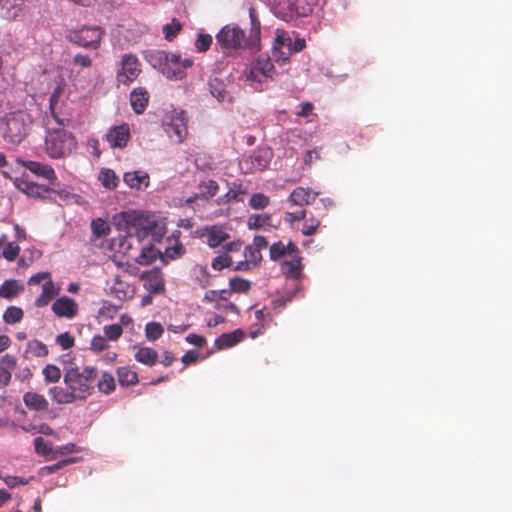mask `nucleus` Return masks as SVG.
<instances>
[{
  "mask_svg": "<svg viewBox=\"0 0 512 512\" xmlns=\"http://www.w3.org/2000/svg\"><path fill=\"white\" fill-rule=\"evenodd\" d=\"M172 237L174 240V244L171 246L165 247L164 252H162V259L167 258L170 260L177 259L181 257L185 253V248L182 243L179 241L180 231H175L172 233Z\"/></svg>",
  "mask_w": 512,
  "mask_h": 512,
  "instance_id": "32",
  "label": "nucleus"
},
{
  "mask_svg": "<svg viewBox=\"0 0 512 512\" xmlns=\"http://www.w3.org/2000/svg\"><path fill=\"white\" fill-rule=\"evenodd\" d=\"M181 28V23L176 19H172L170 23L163 26L162 31L165 36V39L168 41L173 40L180 32Z\"/></svg>",
  "mask_w": 512,
  "mask_h": 512,
  "instance_id": "49",
  "label": "nucleus"
},
{
  "mask_svg": "<svg viewBox=\"0 0 512 512\" xmlns=\"http://www.w3.org/2000/svg\"><path fill=\"white\" fill-rule=\"evenodd\" d=\"M109 347L106 337L102 335H95L90 342V350L94 353H100Z\"/></svg>",
  "mask_w": 512,
  "mask_h": 512,
  "instance_id": "52",
  "label": "nucleus"
},
{
  "mask_svg": "<svg viewBox=\"0 0 512 512\" xmlns=\"http://www.w3.org/2000/svg\"><path fill=\"white\" fill-rule=\"evenodd\" d=\"M35 452L42 456H47L51 453V445L44 440L43 437L39 436L34 439Z\"/></svg>",
  "mask_w": 512,
  "mask_h": 512,
  "instance_id": "54",
  "label": "nucleus"
},
{
  "mask_svg": "<svg viewBox=\"0 0 512 512\" xmlns=\"http://www.w3.org/2000/svg\"><path fill=\"white\" fill-rule=\"evenodd\" d=\"M159 214L146 210L134 209L122 211L113 217V224H158Z\"/></svg>",
  "mask_w": 512,
  "mask_h": 512,
  "instance_id": "8",
  "label": "nucleus"
},
{
  "mask_svg": "<svg viewBox=\"0 0 512 512\" xmlns=\"http://www.w3.org/2000/svg\"><path fill=\"white\" fill-rule=\"evenodd\" d=\"M95 387L105 395L111 394L116 389L114 376L110 372H103L101 377L97 378Z\"/></svg>",
  "mask_w": 512,
  "mask_h": 512,
  "instance_id": "37",
  "label": "nucleus"
},
{
  "mask_svg": "<svg viewBox=\"0 0 512 512\" xmlns=\"http://www.w3.org/2000/svg\"><path fill=\"white\" fill-rule=\"evenodd\" d=\"M129 226H117L119 231V238H114L112 240V246L116 247L118 246L119 249L124 248L125 243L127 242V235H128V228Z\"/></svg>",
  "mask_w": 512,
  "mask_h": 512,
  "instance_id": "60",
  "label": "nucleus"
},
{
  "mask_svg": "<svg viewBox=\"0 0 512 512\" xmlns=\"http://www.w3.org/2000/svg\"><path fill=\"white\" fill-rule=\"evenodd\" d=\"M19 247L18 246H14L13 244L9 243L4 249H3V256L9 260V261H13L15 260V258L18 256L19 254Z\"/></svg>",
  "mask_w": 512,
  "mask_h": 512,
  "instance_id": "62",
  "label": "nucleus"
},
{
  "mask_svg": "<svg viewBox=\"0 0 512 512\" xmlns=\"http://www.w3.org/2000/svg\"><path fill=\"white\" fill-rule=\"evenodd\" d=\"M274 74V66L267 56H259L252 61L246 71V78L252 83L262 84Z\"/></svg>",
  "mask_w": 512,
  "mask_h": 512,
  "instance_id": "9",
  "label": "nucleus"
},
{
  "mask_svg": "<svg viewBox=\"0 0 512 512\" xmlns=\"http://www.w3.org/2000/svg\"><path fill=\"white\" fill-rule=\"evenodd\" d=\"M269 252L270 258L273 261H278L286 255L300 253L298 246L292 241H289L287 244H284L281 241L273 243L270 246Z\"/></svg>",
  "mask_w": 512,
  "mask_h": 512,
  "instance_id": "22",
  "label": "nucleus"
},
{
  "mask_svg": "<svg viewBox=\"0 0 512 512\" xmlns=\"http://www.w3.org/2000/svg\"><path fill=\"white\" fill-rule=\"evenodd\" d=\"M211 43H212L211 35L199 34L195 41V47L198 51L204 52L209 49Z\"/></svg>",
  "mask_w": 512,
  "mask_h": 512,
  "instance_id": "57",
  "label": "nucleus"
},
{
  "mask_svg": "<svg viewBox=\"0 0 512 512\" xmlns=\"http://www.w3.org/2000/svg\"><path fill=\"white\" fill-rule=\"evenodd\" d=\"M162 127L172 142L183 143L188 135V118L183 110L171 109L164 114Z\"/></svg>",
  "mask_w": 512,
  "mask_h": 512,
  "instance_id": "5",
  "label": "nucleus"
},
{
  "mask_svg": "<svg viewBox=\"0 0 512 512\" xmlns=\"http://www.w3.org/2000/svg\"><path fill=\"white\" fill-rule=\"evenodd\" d=\"M56 343L61 346L63 350L72 348L75 345V339L70 333L64 332L56 337Z\"/></svg>",
  "mask_w": 512,
  "mask_h": 512,
  "instance_id": "56",
  "label": "nucleus"
},
{
  "mask_svg": "<svg viewBox=\"0 0 512 512\" xmlns=\"http://www.w3.org/2000/svg\"><path fill=\"white\" fill-rule=\"evenodd\" d=\"M11 179L14 186L28 197L35 199H45L50 198L51 194L53 193L52 189L30 181L28 176L25 174L20 177Z\"/></svg>",
  "mask_w": 512,
  "mask_h": 512,
  "instance_id": "10",
  "label": "nucleus"
},
{
  "mask_svg": "<svg viewBox=\"0 0 512 512\" xmlns=\"http://www.w3.org/2000/svg\"><path fill=\"white\" fill-rule=\"evenodd\" d=\"M123 181L129 188L140 191L149 186L150 177L148 173L136 170L124 173Z\"/></svg>",
  "mask_w": 512,
  "mask_h": 512,
  "instance_id": "17",
  "label": "nucleus"
},
{
  "mask_svg": "<svg viewBox=\"0 0 512 512\" xmlns=\"http://www.w3.org/2000/svg\"><path fill=\"white\" fill-rule=\"evenodd\" d=\"M244 257L252 265L253 268L258 266L262 260L261 251L250 245L245 247Z\"/></svg>",
  "mask_w": 512,
  "mask_h": 512,
  "instance_id": "50",
  "label": "nucleus"
},
{
  "mask_svg": "<svg viewBox=\"0 0 512 512\" xmlns=\"http://www.w3.org/2000/svg\"><path fill=\"white\" fill-rule=\"evenodd\" d=\"M73 64L77 67L87 68L92 65V59L88 55L77 54L73 58Z\"/></svg>",
  "mask_w": 512,
  "mask_h": 512,
  "instance_id": "61",
  "label": "nucleus"
},
{
  "mask_svg": "<svg viewBox=\"0 0 512 512\" xmlns=\"http://www.w3.org/2000/svg\"><path fill=\"white\" fill-rule=\"evenodd\" d=\"M244 332L241 329H236L230 333L221 334L215 341L218 350L231 348L237 345L244 339Z\"/></svg>",
  "mask_w": 512,
  "mask_h": 512,
  "instance_id": "26",
  "label": "nucleus"
},
{
  "mask_svg": "<svg viewBox=\"0 0 512 512\" xmlns=\"http://www.w3.org/2000/svg\"><path fill=\"white\" fill-rule=\"evenodd\" d=\"M148 100V92L142 87L134 88L130 93V103L137 114H140L145 110Z\"/></svg>",
  "mask_w": 512,
  "mask_h": 512,
  "instance_id": "29",
  "label": "nucleus"
},
{
  "mask_svg": "<svg viewBox=\"0 0 512 512\" xmlns=\"http://www.w3.org/2000/svg\"><path fill=\"white\" fill-rule=\"evenodd\" d=\"M32 122L31 115L24 110L9 112L0 121V133L6 142L18 145L28 135Z\"/></svg>",
  "mask_w": 512,
  "mask_h": 512,
  "instance_id": "4",
  "label": "nucleus"
},
{
  "mask_svg": "<svg viewBox=\"0 0 512 512\" xmlns=\"http://www.w3.org/2000/svg\"><path fill=\"white\" fill-rule=\"evenodd\" d=\"M317 0H289L287 9L291 13L307 16L313 11Z\"/></svg>",
  "mask_w": 512,
  "mask_h": 512,
  "instance_id": "31",
  "label": "nucleus"
},
{
  "mask_svg": "<svg viewBox=\"0 0 512 512\" xmlns=\"http://www.w3.org/2000/svg\"><path fill=\"white\" fill-rule=\"evenodd\" d=\"M251 17V30L249 39H246L245 32L235 24H228L224 26L216 35L217 43L223 50H237L245 47L258 48L260 36V24L254 18L252 12Z\"/></svg>",
  "mask_w": 512,
  "mask_h": 512,
  "instance_id": "3",
  "label": "nucleus"
},
{
  "mask_svg": "<svg viewBox=\"0 0 512 512\" xmlns=\"http://www.w3.org/2000/svg\"><path fill=\"white\" fill-rule=\"evenodd\" d=\"M211 95L219 102H224L229 99V94L226 91L225 84L220 79H212L208 83Z\"/></svg>",
  "mask_w": 512,
  "mask_h": 512,
  "instance_id": "41",
  "label": "nucleus"
},
{
  "mask_svg": "<svg viewBox=\"0 0 512 512\" xmlns=\"http://www.w3.org/2000/svg\"><path fill=\"white\" fill-rule=\"evenodd\" d=\"M32 377H33V373L29 366H25V367L21 368L15 374V379L20 382L29 381Z\"/></svg>",
  "mask_w": 512,
  "mask_h": 512,
  "instance_id": "64",
  "label": "nucleus"
},
{
  "mask_svg": "<svg viewBox=\"0 0 512 512\" xmlns=\"http://www.w3.org/2000/svg\"><path fill=\"white\" fill-rule=\"evenodd\" d=\"M103 36L104 30L99 26H83L68 34L70 42L86 49H97Z\"/></svg>",
  "mask_w": 512,
  "mask_h": 512,
  "instance_id": "7",
  "label": "nucleus"
},
{
  "mask_svg": "<svg viewBox=\"0 0 512 512\" xmlns=\"http://www.w3.org/2000/svg\"><path fill=\"white\" fill-rule=\"evenodd\" d=\"M306 46L305 39L297 37L294 41L292 40V45L290 48L285 51L281 52L280 54V60L281 63H285L289 60L292 53H297L302 51Z\"/></svg>",
  "mask_w": 512,
  "mask_h": 512,
  "instance_id": "47",
  "label": "nucleus"
},
{
  "mask_svg": "<svg viewBox=\"0 0 512 512\" xmlns=\"http://www.w3.org/2000/svg\"><path fill=\"white\" fill-rule=\"evenodd\" d=\"M290 256V260H285L283 262L282 270L287 277L296 280L300 278L301 271L303 269L302 257L300 256V253H295Z\"/></svg>",
  "mask_w": 512,
  "mask_h": 512,
  "instance_id": "27",
  "label": "nucleus"
},
{
  "mask_svg": "<svg viewBox=\"0 0 512 512\" xmlns=\"http://www.w3.org/2000/svg\"><path fill=\"white\" fill-rule=\"evenodd\" d=\"M116 372L118 381L122 386H132L139 381L137 373L127 366L118 367Z\"/></svg>",
  "mask_w": 512,
  "mask_h": 512,
  "instance_id": "40",
  "label": "nucleus"
},
{
  "mask_svg": "<svg viewBox=\"0 0 512 512\" xmlns=\"http://www.w3.org/2000/svg\"><path fill=\"white\" fill-rule=\"evenodd\" d=\"M27 351L31 352L35 357H45L49 352L47 346L36 339L28 342Z\"/></svg>",
  "mask_w": 512,
  "mask_h": 512,
  "instance_id": "48",
  "label": "nucleus"
},
{
  "mask_svg": "<svg viewBox=\"0 0 512 512\" xmlns=\"http://www.w3.org/2000/svg\"><path fill=\"white\" fill-rule=\"evenodd\" d=\"M232 265V258L227 255H219L212 260L211 266L214 270L221 271L224 268H228Z\"/></svg>",
  "mask_w": 512,
  "mask_h": 512,
  "instance_id": "53",
  "label": "nucleus"
},
{
  "mask_svg": "<svg viewBox=\"0 0 512 512\" xmlns=\"http://www.w3.org/2000/svg\"><path fill=\"white\" fill-rule=\"evenodd\" d=\"M17 367V358L12 354L0 357V387H6L11 383L12 372Z\"/></svg>",
  "mask_w": 512,
  "mask_h": 512,
  "instance_id": "16",
  "label": "nucleus"
},
{
  "mask_svg": "<svg viewBox=\"0 0 512 512\" xmlns=\"http://www.w3.org/2000/svg\"><path fill=\"white\" fill-rule=\"evenodd\" d=\"M21 164L29 169L33 174L42 176L53 183L56 180L53 168L48 165L37 161H21Z\"/></svg>",
  "mask_w": 512,
  "mask_h": 512,
  "instance_id": "25",
  "label": "nucleus"
},
{
  "mask_svg": "<svg viewBox=\"0 0 512 512\" xmlns=\"http://www.w3.org/2000/svg\"><path fill=\"white\" fill-rule=\"evenodd\" d=\"M268 202V197L261 193L253 194L249 201L250 205L255 209L266 207Z\"/></svg>",
  "mask_w": 512,
  "mask_h": 512,
  "instance_id": "58",
  "label": "nucleus"
},
{
  "mask_svg": "<svg viewBox=\"0 0 512 512\" xmlns=\"http://www.w3.org/2000/svg\"><path fill=\"white\" fill-rule=\"evenodd\" d=\"M98 180L106 189L113 190L119 184V178L116 173L109 168H102L98 173Z\"/></svg>",
  "mask_w": 512,
  "mask_h": 512,
  "instance_id": "39",
  "label": "nucleus"
},
{
  "mask_svg": "<svg viewBox=\"0 0 512 512\" xmlns=\"http://www.w3.org/2000/svg\"><path fill=\"white\" fill-rule=\"evenodd\" d=\"M73 462H74L73 459H64V460L58 461L57 463H55L53 465L44 466V467H42L40 469V474L43 475V476L44 475H48V474H52V473L62 469L66 465L71 464Z\"/></svg>",
  "mask_w": 512,
  "mask_h": 512,
  "instance_id": "55",
  "label": "nucleus"
},
{
  "mask_svg": "<svg viewBox=\"0 0 512 512\" xmlns=\"http://www.w3.org/2000/svg\"><path fill=\"white\" fill-rule=\"evenodd\" d=\"M218 189H219V186L214 180L203 181L198 186V192L194 195V200L195 199L207 200L208 198L215 196Z\"/></svg>",
  "mask_w": 512,
  "mask_h": 512,
  "instance_id": "38",
  "label": "nucleus"
},
{
  "mask_svg": "<svg viewBox=\"0 0 512 512\" xmlns=\"http://www.w3.org/2000/svg\"><path fill=\"white\" fill-rule=\"evenodd\" d=\"M202 237L206 238V243L211 248H216L229 239L228 233L222 229V226H207Z\"/></svg>",
  "mask_w": 512,
  "mask_h": 512,
  "instance_id": "20",
  "label": "nucleus"
},
{
  "mask_svg": "<svg viewBox=\"0 0 512 512\" xmlns=\"http://www.w3.org/2000/svg\"><path fill=\"white\" fill-rule=\"evenodd\" d=\"M164 332L163 326L159 322H149L145 327V336L149 341L158 340Z\"/></svg>",
  "mask_w": 512,
  "mask_h": 512,
  "instance_id": "46",
  "label": "nucleus"
},
{
  "mask_svg": "<svg viewBox=\"0 0 512 512\" xmlns=\"http://www.w3.org/2000/svg\"><path fill=\"white\" fill-rule=\"evenodd\" d=\"M98 370L94 366H71L64 369V386L55 385L48 389L53 402L67 405L86 401L95 390Z\"/></svg>",
  "mask_w": 512,
  "mask_h": 512,
  "instance_id": "1",
  "label": "nucleus"
},
{
  "mask_svg": "<svg viewBox=\"0 0 512 512\" xmlns=\"http://www.w3.org/2000/svg\"><path fill=\"white\" fill-rule=\"evenodd\" d=\"M251 283L247 279L241 277H233L229 281L230 294L234 293H247L250 290Z\"/></svg>",
  "mask_w": 512,
  "mask_h": 512,
  "instance_id": "43",
  "label": "nucleus"
},
{
  "mask_svg": "<svg viewBox=\"0 0 512 512\" xmlns=\"http://www.w3.org/2000/svg\"><path fill=\"white\" fill-rule=\"evenodd\" d=\"M52 311L58 317L71 319L77 315L78 305L73 299L62 296L52 304Z\"/></svg>",
  "mask_w": 512,
  "mask_h": 512,
  "instance_id": "15",
  "label": "nucleus"
},
{
  "mask_svg": "<svg viewBox=\"0 0 512 512\" xmlns=\"http://www.w3.org/2000/svg\"><path fill=\"white\" fill-rule=\"evenodd\" d=\"M135 359L144 365L153 366L158 360V353L153 348L140 347L135 353Z\"/></svg>",
  "mask_w": 512,
  "mask_h": 512,
  "instance_id": "36",
  "label": "nucleus"
},
{
  "mask_svg": "<svg viewBox=\"0 0 512 512\" xmlns=\"http://www.w3.org/2000/svg\"><path fill=\"white\" fill-rule=\"evenodd\" d=\"M42 375H43L45 383H47V384H49V383L56 384L61 379L62 372H61V369L58 366H56L54 364H47L42 369Z\"/></svg>",
  "mask_w": 512,
  "mask_h": 512,
  "instance_id": "42",
  "label": "nucleus"
},
{
  "mask_svg": "<svg viewBox=\"0 0 512 512\" xmlns=\"http://www.w3.org/2000/svg\"><path fill=\"white\" fill-rule=\"evenodd\" d=\"M216 310H219L224 313H233V314H239V308L236 304L227 301H221L214 305Z\"/></svg>",
  "mask_w": 512,
  "mask_h": 512,
  "instance_id": "59",
  "label": "nucleus"
},
{
  "mask_svg": "<svg viewBox=\"0 0 512 512\" xmlns=\"http://www.w3.org/2000/svg\"><path fill=\"white\" fill-rule=\"evenodd\" d=\"M22 291H24V286L21 285L17 280H6L0 286V297L10 300Z\"/></svg>",
  "mask_w": 512,
  "mask_h": 512,
  "instance_id": "35",
  "label": "nucleus"
},
{
  "mask_svg": "<svg viewBox=\"0 0 512 512\" xmlns=\"http://www.w3.org/2000/svg\"><path fill=\"white\" fill-rule=\"evenodd\" d=\"M145 60L154 68H158L162 72V67L165 66L166 61L174 63L176 54L167 53L161 50H148L144 52Z\"/></svg>",
  "mask_w": 512,
  "mask_h": 512,
  "instance_id": "18",
  "label": "nucleus"
},
{
  "mask_svg": "<svg viewBox=\"0 0 512 512\" xmlns=\"http://www.w3.org/2000/svg\"><path fill=\"white\" fill-rule=\"evenodd\" d=\"M158 257L162 259V251L156 249L152 245H149L141 249L140 254L136 257V262L140 265H149L153 263Z\"/></svg>",
  "mask_w": 512,
  "mask_h": 512,
  "instance_id": "34",
  "label": "nucleus"
},
{
  "mask_svg": "<svg viewBox=\"0 0 512 512\" xmlns=\"http://www.w3.org/2000/svg\"><path fill=\"white\" fill-rule=\"evenodd\" d=\"M193 280L201 287L206 288L211 285V274L206 266L196 264L191 269Z\"/></svg>",
  "mask_w": 512,
  "mask_h": 512,
  "instance_id": "33",
  "label": "nucleus"
},
{
  "mask_svg": "<svg viewBox=\"0 0 512 512\" xmlns=\"http://www.w3.org/2000/svg\"><path fill=\"white\" fill-rule=\"evenodd\" d=\"M192 64L191 59L181 60L180 56L176 54V60L173 64L166 61L165 66L162 67V74L170 80H179L185 76V69L191 67Z\"/></svg>",
  "mask_w": 512,
  "mask_h": 512,
  "instance_id": "13",
  "label": "nucleus"
},
{
  "mask_svg": "<svg viewBox=\"0 0 512 512\" xmlns=\"http://www.w3.org/2000/svg\"><path fill=\"white\" fill-rule=\"evenodd\" d=\"M23 402L25 406L32 411L43 412L49 408V402L44 395L28 391L23 394Z\"/></svg>",
  "mask_w": 512,
  "mask_h": 512,
  "instance_id": "19",
  "label": "nucleus"
},
{
  "mask_svg": "<svg viewBox=\"0 0 512 512\" xmlns=\"http://www.w3.org/2000/svg\"><path fill=\"white\" fill-rule=\"evenodd\" d=\"M292 45V38L288 32L277 30L276 36L272 46V54L276 62L281 63V52L287 51Z\"/></svg>",
  "mask_w": 512,
  "mask_h": 512,
  "instance_id": "21",
  "label": "nucleus"
},
{
  "mask_svg": "<svg viewBox=\"0 0 512 512\" xmlns=\"http://www.w3.org/2000/svg\"><path fill=\"white\" fill-rule=\"evenodd\" d=\"M130 139V129L125 123L111 127L106 140L112 148H124Z\"/></svg>",
  "mask_w": 512,
  "mask_h": 512,
  "instance_id": "12",
  "label": "nucleus"
},
{
  "mask_svg": "<svg viewBox=\"0 0 512 512\" xmlns=\"http://www.w3.org/2000/svg\"><path fill=\"white\" fill-rule=\"evenodd\" d=\"M230 297V291L228 289L222 290H210L205 293L203 301L217 304L221 301H227Z\"/></svg>",
  "mask_w": 512,
  "mask_h": 512,
  "instance_id": "44",
  "label": "nucleus"
},
{
  "mask_svg": "<svg viewBox=\"0 0 512 512\" xmlns=\"http://www.w3.org/2000/svg\"><path fill=\"white\" fill-rule=\"evenodd\" d=\"M273 157L272 150L268 147L256 149L248 159L244 161L246 165L250 164V170L262 171L266 169Z\"/></svg>",
  "mask_w": 512,
  "mask_h": 512,
  "instance_id": "14",
  "label": "nucleus"
},
{
  "mask_svg": "<svg viewBox=\"0 0 512 512\" xmlns=\"http://www.w3.org/2000/svg\"><path fill=\"white\" fill-rule=\"evenodd\" d=\"M77 149V140L72 132L66 129L63 119L52 111L51 117L45 122V135L42 150L53 160L69 157Z\"/></svg>",
  "mask_w": 512,
  "mask_h": 512,
  "instance_id": "2",
  "label": "nucleus"
},
{
  "mask_svg": "<svg viewBox=\"0 0 512 512\" xmlns=\"http://www.w3.org/2000/svg\"><path fill=\"white\" fill-rule=\"evenodd\" d=\"M318 194L310 188L297 187L291 192L289 201L294 205L304 206L310 204Z\"/></svg>",
  "mask_w": 512,
  "mask_h": 512,
  "instance_id": "23",
  "label": "nucleus"
},
{
  "mask_svg": "<svg viewBox=\"0 0 512 512\" xmlns=\"http://www.w3.org/2000/svg\"><path fill=\"white\" fill-rule=\"evenodd\" d=\"M142 73V64L132 53H124L115 64V81L118 87L130 86Z\"/></svg>",
  "mask_w": 512,
  "mask_h": 512,
  "instance_id": "6",
  "label": "nucleus"
},
{
  "mask_svg": "<svg viewBox=\"0 0 512 512\" xmlns=\"http://www.w3.org/2000/svg\"><path fill=\"white\" fill-rule=\"evenodd\" d=\"M305 214L306 212L303 209H300L295 212H288L285 215V221L288 223L300 222L305 219Z\"/></svg>",
  "mask_w": 512,
  "mask_h": 512,
  "instance_id": "63",
  "label": "nucleus"
},
{
  "mask_svg": "<svg viewBox=\"0 0 512 512\" xmlns=\"http://www.w3.org/2000/svg\"><path fill=\"white\" fill-rule=\"evenodd\" d=\"M141 279L144 282V288L150 294H160L165 291V280L162 271L154 268L142 273Z\"/></svg>",
  "mask_w": 512,
  "mask_h": 512,
  "instance_id": "11",
  "label": "nucleus"
},
{
  "mask_svg": "<svg viewBox=\"0 0 512 512\" xmlns=\"http://www.w3.org/2000/svg\"><path fill=\"white\" fill-rule=\"evenodd\" d=\"M111 290L112 293L120 300L132 298L135 292L134 286L125 282L120 276H115Z\"/></svg>",
  "mask_w": 512,
  "mask_h": 512,
  "instance_id": "30",
  "label": "nucleus"
},
{
  "mask_svg": "<svg viewBox=\"0 0 512 512\" xmlns=\"http://www.w3.org/2000/svg\"><path fill=\"white\" fill-rule=\"evenodd\" d=\"M24 312L20 307L9 306L3 313V320L7 324H15L23 319Z\"/></svg>",
  "mask_w": 512,
  "mask_h": 512,
  "instance_id": "45",
  "label": "nucleus"
},
{
  "mask_svg": "<svg viewBox=\"0 0 512 512\" xmlns=\"http://www.w3.org/2000/svg\"><path fill=\"white\" fill-rule=\"evenodd\" d=\"M103 331H104V336L107 339H109L111 341H116L121 337V335L123 333V328L120 324L115 323V324L104 326Z\"/></svg>",
  "mask_w": 512,
  "mask_h": 512,
  "instance_id": "51",
  "label": "nucleus"
},
{
  "mask_svg": "<svg viewBox=\"0 0 512 512\" xmlns=\"http://www.w3.org/2000/svg\"><path fill=\"white\" fill-rule=\"evenodd\" d=\"M22 0H0V16L13 20L16 19L22 10Z\"/></svg>",
  "mask_w": 512,
  "mask_h": 512,
  "instance_id": "28",
  "label": "nucleus"
},
{
  "mask_svg": "<svg viewBox=\"0 0 512 512\" xmlns=\"http://www.w3.org/2000/svg\"><path fill=\"white\" fill-rule=\"evenodd\" d=\"M60 292V287L56 285L52 279L45 281L42 286L41 294L36 298L35 305L37 307H45L50 301L58 295Z\"/></svg>",
  "mask_w": 512,
  "mask_h": 512,
  "instance_id": "24",
  "label": "nucleus"
}]
</instances>
